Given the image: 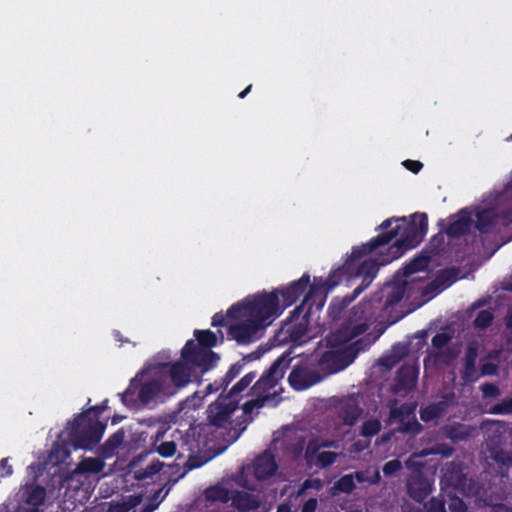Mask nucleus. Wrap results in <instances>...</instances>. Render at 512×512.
I'll return each instance as SVG.
<instances>
[{
  "label": "nucleus",
  "mask_w": 512,
  "mask_h": 512,
  "mask_svg": "<svg viewBox=\"0 0 512 512\" xmlns=\"http://www.w3.org/2000/svg\"><path fill=\"white\" fill-rule=\"evenodd\" d=\"M196 366L183 360L174 363H146L118 393L121 403L131 412L153 409L165 398L185 387Z\"/></svg>",
  "instance_id": "f257e3e1"
},
{
  "label": "nucleus",
  "mask_w": 512,
  "mask_h": 512,
  "mask_svg": "<svg viewBox=\"0 0 512 512\" xmlns=\"http://www.w3.org/2000/svg\"><path fill=\"white\" fill-rule=\"evenodd\" d=\"M291 358L288 353L278 357L266 370L250 389L252 399L247 400L242 405L244 415L251 416L258 414L263 407H276L282 400L280 394L276 391L270 392L275 388L278 382L283 378L285 371L289 368Z\"/></svg>",
  "instance_id": "f03ea898"
},
{
  "label": "nucleus",
  "mask_w": 512,
  "mask_h": 512,
  "mask_svg": "<svg viewBox=\"0 0 512 512\" xmlns=\"http://www.w3.org/2000/svg\"><path fill=\"white\" fill-rule=\"evenodd\" d=\"M379 229L381 230L379 234L397 232L388 243L396 239L388 250L392 252L390 259H398L407 250L415 248L423 241L428 231V216L426 213L417 212L411 216L409 222H406L405 218H389L380 224Z\"/></svg>",
  "instance_id": "7ed1b4c3"
},
{
  "label": "nucleus",
  "mask_w": 512,
  "mask_h": 512,
  "mask_svg": "<svg viewBox=\"0 0 512 512\" xmlns=\"http://www.w3.org/2000/svg\"><path fill=\"white\" fill-rule=\"evenodd\" d=\"M283 307L276 292L257 293L245 298L244 301L233 304L228 309V316L233 319L251 317L264 328L270 326L281 314Z\"/></svg>",
  "instance_id": "20e7f679"
},
{
  "label": "nucleus",
  "mask_w": 512,
  "mask_h": 512,
  "mask_svg": "<svg viewBox=\"0 0 512 512\" xmlns=\"http://www.w3.org/2000/svg\"><path fill=\"white\" fill-rule=\"evenodd\" d=\"M325 304V296L320 287L313 285L281 327L280 333L286 336L282 341L300 343L308 331L309 319L314 312L320 311Z\"/></svg>",
  "instance_id": "39448f33"
},
{
  "label": "nucleus",
  "mask_w": 512,
  "mask_h": 512,
  "mask_svg": "<svg viewBox=\"0 0 512 512\" xmlns=\"http://www.w3.org/2000/svg\"><path fill=\"white\" fill-rule=\"evenodd\" d=\"M194 340H188L181 350V358L198 367L202 373L215 367L220 359L219 355L211 350L217 345V336L209 329L195 330Z\"/></svg>",
  "instance_id": "423d86ee"
},
{
  "label": "nucleus",
  "mask_w": 512,
  "mask_h": 512,
  "mask_svg": "<svg viewBox=\"0 0 512 512\" xmlns=\"http://www.w3.org/2000/svg\"><path fill=\"white\" fill-rule=\"evenodd\" d=\"M382 333L383 329L378 332H370L342 349L325 351L319 359V365L328 367L331 372H337L347 367L360 352L374 344Z\"/></svg>",
  "instance_id": "0eeeda50"
},
{
  "label": "nucleus",
  "mask_w": 512,
  "mask_h": 512,
  "mask_svg": "<svg viewBox=\"0 0 512 512\" xmlns=\"http://www.w3.org/2000/svg\"><path fill=\"white\" fill-rule=\"evenodd\" d=\"M407 284L406 279L395 275L392 281L386 282L368 300L361 303L359 308L363 307L362 312L372 310L370 315H373L375 310L380 311V316L388 315L393 307L403 299Z\"/></svg>",
  "instance_id": "6e6552de"
},
{
  "label": "nucleus",
  "mask_w": 512,
  "mask_h": 512,
  "mask_svg": "<svg viewBox=\"0 0 512 512\" xmlns=\"http://www.w3.org/2000/svg\"><path fill=\"white\" fill-rule=\"evenodd\" d=\"M481 429L486 433L491 432L486 440V450L489 457L504 466H512V430L504 436L501 442V430L504 423L498 420H487L482 423Z\"/></svg>",
  "instance_id": "1a4fd4ad"
},
{
  "label": "nucleus",
  "mask_w": 512,
  "mask_h": 512,
  "mask_svg": "<svg viewBox=\"0 0 512 512\" xmlns=\"http://www.w3.org/2000/svg\"><path fill=\"white\" fill-rule=\"evenodd\" d=\"M397 234L396 231L378 234L377 236L370 239L367 243H363L361 246L353 247L350 256L345 261L341 268L331 272L325 282V285L331 289L337 286L342 276L346 273H352L354 270L355 262H358L362 257L376 251L377 249L388 245L390 240Z\"/></svg>",
  "instance_id": "9d476101"
},
{
  "label": "nucleus",
  "mask_w": 512,
  "mask_h": 512,
  "mask_svg": "<svg viewBox=\"0 0 512 512\" xmlns=\"http://www.w3.org/2000/svg\"><path fill=\"white\" fill-rule=\"evenodd\" d=\"M105 425L93 418H75L71 422L69 441L76 448L90 449L99 443Z\"/></svg>",
  "instance_id": "9b49d317"
},
{
  "label": "nucleus",
  "mask_w": 512,
  "mask_h": 512,
  "mask_svg": "<svg viewBox=\"0 0 512 512\" xmlns=\"http://www.w3.org/2000/svg\"><path fill=\"white\" fill-rule=\"evenodd\" d=\"M391 256L392 252H390L387 249V252L385 254H381L374 259L370 258L364 260L361 264L357 266L356 263L354 264L355 276L362 277V282L353 290L351 296L345 297L346 305L354 301L364 290L368 288V286L376 277L380 266L387 265L394 260L390 259Z\"/></svg>",
  "instance_id": "f8f14e48"
},
{
  "label": "nucleus",
  "mask_w": 512,
  "mask_h": 512,
  "mask_svg": "<svg viewBox=\"0 0 512 512\" xmlns=\"http://www.w3.org/2000/svg\"><path fill=\"white\" fill-rule=\"evenodd\" d=\"M245 319L236 324L230 325L227 335L230 339L235 340L238 344L245 345L259 340L264 333V328L251 317H240Z\"/></svg>",
  "instance_id": "ddd939ff"
},
{
  "label": "nucleus",
  "mask_w": 512,
  "mask_h": 512,
  "mask_svg": "<svg viewBox=\"0 0 512 512\" xmlns=\"http://www.w3.org/2000/svg\"><path fill=\"white\" fill-rule=\"evenodd\" d=\"M366 396L361 393L350 394L345 397H332L329 406L335 410L337 416H363Z\"/></svg>",
  "instance_id": "4468645a"
},
{
  "label": "nucleus",
  "mask_w": 512,
  "mask_h": 512,
  "mask_svg": "<svg viewBox=\"0 0 512 512\" xmlns=\"http://www.w3.org/2000/svg\"><path fill=\"white\" fill-rule=\"evenodd\" d=\"M309 274H303L298 280L291 282L289 285L276 288L272 292L277 293V297L281 296L280 305L283 307V311L293 305L300 296L304 294L307 288L311 287Z\"/></svg>",
  "instance_id": "2eb2a0df"
},
{
  "label": "nucleus",
  "mask_w": 512,
  "mask_h": 512,
  "mask_svg": "<svg viewBox=\"0 0 512 512\" xmlns=\"http://www.w3.org/2000/svg\"><path fill=\"white\" fill-rule=\"evenodd\" d=\"M248 387L246 380L241 378L236 384L232 386L226 395H220L215 401L218 408L216 413L211 416H230L236 411L239 404L238 396Z\"/></svg>",
  "instance_id": "dca6fc26"
},
{
  "label": "nucleus",
  "mask_w": 512,
  "mask_h": 512,
  "mask_svg": "<svg viewBox=\"0 0 512 512\" xmlns=\"http://www.w3.org/2000/svg\"><path fill=\"white\" fill-rule=\"evenodd\" d=\"M320 381L321 376L318 372L302 365L294 366L288 376L290 386L297 391L308 389Z\"/></svg>",
  "instance_id": "f3484780"
},
{
  "label": "nucleus",
  "mask_w": 512,
  "mask_h": 512,
  "mask_svg": "<svg viewBox=\"0 0 512 512\" xmlns=\"http://www.w3.org/2000/svg\"><path fill=\"white\" fill-rule=\"evenodd\" d=\"M266 502L262 492L235 491L232 493V506L239 512H252Z\"/></svg>",
  "instance_id": "a211bd4d"
},
{
  "label": "nucleus",
  "mask_w": 512,
  "mask_h": 512,
  "mask_svg": "<svg viewBox=\"0 0 512 512\" xmlns=\"http://www.w3.org/2000/svg\"><path fill=\"white\" fill-rule=\"evenodd\" d=\"M51 492L52 491H48L45 487L39 485L36 481H32L23 485L18 495L21 502L30 507L39 508L45 504L48 494Z\"/></svg>",
  "instance_id": "6ab92c4d"
},
{
  "label": "nucleus",
  "mask_w": 512,
  "mask_h": 512,
  "mask_svg": "<svg viewBox=\"0 0 512 512\" xmlns=\"http://www.w3.org/2000/svg\"><path fill=\"white\" fill-rule=\"evenodd\" d=\"M147 456L148 453L140 454L130 462L129 467L133 471V477L135 480L142 481L149 479L163 469L164 463L159 460H153L146 466H141L140 463Z\"/></svg>",
  "instance_id": "aec40b11"
},
{
  "label": "nucleus",
  "mask_w": 512,
  "mask_h": 512,
  "mask_svg": "<svg viewBox=\"0 0 512 512\" xmlns=\"http://www.w3.org/2000/svg\"><path fill=\"white\" fill-rule=\"evenodd\" d=\"M471 224V212L463 208L456 215L450 217L449 225L444 226V231L450 238L460 237L469 231Z\"/></svg>",
  "instance_id": "412c9836"
},
{
  "label": "nucleus",
  "mask_w": 512,
  "mask_h": 512,
  "mask_svg": "<svg viewBox=\"0 0 512 512\" xmlns=\"http://www.w3.org/2000/svg\"><path fill=\"white\" fill-rule=\"evenodd\" d=\"M407 487L410 497L418 502L424 500L432 491L430 480L422 474L411 476L408 479Z\"/></svg>",
  "instance_id": "4be33fe9"
},
{
  "label": "nucleus",
  "mask_w": 512,
  "mask_h": 512,
  "mask_svg": "<svg viewBox=\"0 0 512 512\" xmlns=\"http://www.w3.org/2000/svg\"><path fill=\"white\" fill-rule=\"evenodd\" d=\"M277 468L274 456L267 451L259 455L253 463L254 475L258 480H264L273 476Z\"/></svg>",
  "instance_id": "5701e85b"
},
{
  "label": "nucleus",
  "mask_w": 512,
  "mask_h": 512,
  "mask_svg": "<svg viewBox=\"0 0 512 512\" xmlns=\"http://www.w3.org/2000/svg\"><path fill=\"white\" fill-rule=\"evenodd\" d=\"M419 375V369L414 365L401 366L396 375L395 387L400 390H413L416 387Z\"/></svg>",
  "instance_id": "b1692460"
},
{
  "label": "nucleus",
  "mask_w": 512,
  "mask_h": 512,
  "mask_svg": "<svg viewBox=\"0 0 512 512\" xmlns=\"http://www.w3.org/2000/svg\"><path fill=\"white\" fill-rule=\"evenodd\" d=\"M478 357L477 348L469 346L465 352L464 367L461 372V378L465 383L476 382L480 375L476 369V360Z\"/></svg>",
  "instance_id": "393cba45"
},
{
  "label": "nucleus",
  "mask_w": 512,
  "mask_h": 512,
  "mask_svg": "<svg viewBox=\"0 0 512 512\" xmlns=\"http://www.w3.org/2000/svg\"><path fill=\"white\" fill-rule=\"evenodd\" d=\"M142 502L141 495H129L122 498L120 501H112L106 505L103 504L97 508L96 512H129Z\"/></svg>",
  "instance_id": "a878e982"
},
{
  "label": "nucleus",
  "mask_w": 512,
  "mask_h": 512,
  "mask_svg": "<svg viewBox=\"0 0 512 512\" xmlns=\"http://www.w3.org/2000/svg\"><path fill=\"white\" fill-rule=\"evenodd\" d=\"M318 450L319 447H314L312 443H309L306 450V456L309 462L316 463L321 468H326L332 465L336 461L337 457L341 455L330 451L318 452Z\"/></svg>",
  "instance_id": "bb28decb"
},
{
  "label": "nucleus",
  "mask_w": 512,
  "mask_h": 512,
  "mask_svg": "<svg viewBox=\"0 0 512 512\" xmlns=\"http://www.w3.org/2000/svg\"><path fill=\"white\" fill-rule=\"evenodd\" d=\"M70 455V450L64 442H57L51 448L49 454L43 462V468L47 466H56L64 462Z\"/></svg>",
  "instance_id": "cd10ccee"
},
{
  "label": "nucleus",
  "mask_w": 512,
  "mask_h": 512,
  "mask_svg": "<svg viewBox=\"0 0 512 512\" xmlns=\"http://www.w3.org/2000/svg\"><path fill=\"white\" fill-rule=\"evenodd\" d=\"M204 498L207 502H221L227 503L232 501V494L229 489L223 486L222 483L207 487L203 492Z\"/></svg>",
  "instance_id": "c85d7f7f"
},
{
  "label": "nucleus",
  "mask_w": 512,
  "mask_h": 512,
  "mask_svg": "<svg viewBox=\"0 0 512 512\" xmlns=\"http://www.w3.org/2000/svg\"><path fill=\"white\" fill-rule=\"evenodd\" d=\"M104 467L105 463L101 458H84L72 471L71 476L73 477L78 474H97L100 473Z\"/></svg>",
  "instance_id": "c756f323"
},
{
  "label": "nucleus",
  "mask_w": 512,
  "mask_h": 512,
  "mask_svg": "<svg viewBox=\"0 0 512 512\" xmlns=\"http://www.w3.org/2000/svg\"><path fill=\"white\" fill-rule=\"evenodd\" d=\"M497 214L494 210L484 209L476 213L475 228L480 233H489L495 226Z\"/></svg>",
  "instance_id": "7c9ffc66"
},
{
  "label": "nucleus",
  "mask_w": 512,
  "mask_h": 512,
  "mask_svg": "<svg viewBox=\"0 0 512 512\" xmlns=\"http://www.w3.org/2000/svg\"><path fill=\"white\" fill-rule=\"evenodd\" d=\"M124 431L119 430L108 438L101 446V455L103 458H110L117 453L118 449L124 448Z\"/></svg>",
  "instance_id": "2f4dec72"
},
{
  "label": "nucleus",
  "mask_w": 512,
  "mask_h": 512,
  "mask_svg": "<svg viewBox=\"0 0 512 512\" xmlns=\"http://www.w3.org/2000/svg\"><path fill=\"white\" fill-rule=\"evenodd\" d=\"M390 425L395 426L393 430L405 434H417L421 431V425L416 421V418H389Z\"/></svg>",
  "instance_id": "473e14b6"
},
{
  "label": "nucleus",
  "mask_w": 512,
  "mask_h": 512,
  "mask_svg": "<svg viewBox=\"0 0 512 512\" xmlns=\"http://www.w3.org/2000/svg\"><path fill=\"white\" fill-rule=\"evenodd\" d=\"M430 263V257L420 255L414 257L408 263H406L402 268V278H408L417 272H422L427 270Z\"/></svg>",
  "instance_id": "72a5a7b5"
},
{
  "label": "nucleus",
  "mask_w": 512,
  "mask_h": 512,
  "mask_svg": "<svg viewBox=\"0 0 512 512\" xmlns=\"http://www.w3.org/2000/svg\"><path fill=\"white\" fill-rule=\"evenodd\" d=\"M398 402L396 399L391 401L390 412L388 416H415L417 403L415 401H408L397 406Z\"/></svg>",
  "instance_id": "f704fd0d"
},
{
  "label": "nucleus",
  "mask_w": 512,
  "mask_h": 512,
  "mask_svg": "<svg viewBox=\"0 0 512 512\" xmlns=\"http://www.w3.org/2000/svg\"><path fill=\"white\" fill-rule=\"evenodd\" d=\"M454 398L453 394L444 396V399L437 402L432 403L421 410L420 416H441L442 413L445 412L449 405V401Z\"/></svg>",
  "instance_id": "c9c22d12"
},
{
  "label": "nucleus",
  "mask_w": 512,
  "mask_h": 512,
  "mask_svg": "<svg viewBox=\"0 0 512 512\" xmlns=\"http://www.w3.org/2000/svg\"><path fill=\"white\" fill-rule=\"evenodd\" d=\"M355 488L354 475L346 474L342 476L331 488L332 495L338 493H351Z\"/></svg>",
  "instance_id": "e433bc0d"
},
{
  "label": "nucleus",
  "mask_w": 512,
  "mask_h": 512,
  "mask_svg": "<svg viewBox=\"0 0 512 512\" xmlns=\"http://www.w3.org/2000/svg\"><path fill=\"white\" fill-rule=\"evenodd\" d=\"M437 225L439 226L440 230L432 237L429 243L430 251L435 255H439L441 252H443L445 245L444 219H439Z\"/></svg>",
  "instance_id": "4c0bfd02"
},
{
  "label": "nucleus",
  "mask_w": 512,
  "mask_h": 512,
  "mask_svg": "<svg viewBox=\"0 0 512 512\" xmlns=\"http://www.w3.org/2000/svg\"><path fill=\"white\" fill-rule=\"evenodd\" d=\"M354 479H356L359 483H368V484H377L381 480L380 472L377 468L371 470L368 468L363 471H357L354 474Z\"/></svg>",
  "instance_id": "58836bf2"
},
{
  "label": "nucleus",
  "mask_w": 512,
  "mask_h": 512,
  "mask_svg": "<svg viewBox=\"0 0 512 512\" xmlns=\"http://www.w3.org/2000/svg\"><path fill=\"white\" fill-rule=\"evenodd\" d=\"M443 479L448 485H458L460 480L459 466L454 462L447 463L443 468Z\"/></svg>",
  "instance_id": "ea45409f"
},
{
  "label": "nucleus",
  "mask_w": 512,
  "mask_h": 512,
  "mask_svg": "<svg viewBox=\"0 0 512 512\" xmlns=\"http://www.w3.org/2000/svg\"><path fill=\"white\" fill-rule=\"evenodd\" d=\"M472 430L464 425L457 424L445 428V435L453 440H461L467 438Z\"/></svg>",
  "instance_id": "a19ab883"
},
{
  "label": "nucleus",
  "mask_w": 512,
  "mask_h": 512,
  "mask_svg": "<svg viewBox=\"0 0 512 512\" xmlns=\"http://www.w3.org/2000/svg\"><path fill=\"white\" fill-rule=\"evenodd\" d=\"M369 329V324L367 322H360L353 325H350L344 329V334L346 336L345 341H351L361 335L367 334L366 332Z\"/></svg>",
  "instance_id": "79ce46f5"
},
{
  "label": "nucleus",
  "mask_w": 512,
  "mask_h": 512,
  "mask_svg": "<svg viewBox=\"0 0 512 512\" xmlns=\"http://www.w3.org/2000/svg\"><path fill=\"white\" fill-rule=\"evenodd\" d=\"M494 314L491 310H481L473 321L475 328L484 330L487 329L493 322Z\"/></svg>",
  "instance_id": "37998d69"
},
{
  "label": "nucleus",
  "mask_w": 512,
  "mask_h": 512,
  "mask_svg": "<svg viewBox=\"0 0 512 512\" xmlns=\"http://www.w3.org/2000/svg\"><path fill=\"white\" fill-rule=\"evenodd\" d=\"M108 408V399L103 400L101 403L88 406L81 412L74 414L73 416H101Z\"/></svg>",
  "instance_id": "c03bdc74"
},
{
  "label": "nucleus",
  "mask_w": 512,
  "mask_h": 512,
  "mask_svg": "<svg viewBox=\"0 0 512 512\" xmlns=\"http://www.w3.org/2000/svg\"><path fill=\"white\" fill-rule=\"evenodd\" d=\"M243 363L240 361L231 365L225 376L221 379L220 387H227L242 371Z\"/></svg>",
  "instance_id": "a18cd8bd"
},
{
  "label": "nucleus",
  "mask_w": 512,
  "mask_h": 512,
  "mask_svg": "<svg viewBox=\"0 0 512 512\" xmlns=\"http://www.w3.org/2000/svg\"><path fill=\"white\" fill-rule=\"evenodd\" d=\"M491 414H511L512 413V397L503 399L500 403L493 405L489 409Z\"/></svg>",
  "instance_id": "49530a36"
},
{
  "label": "nucleus",
  "mask_w": 512,
  "mask_h": 512,
  "mask_svg": "<svg viewBox=\"0 0 512 512\" xmlns=\"http://www.w3.org/2000/svg\"><path fill=\"white\" fill-rule=\"evenodd\" d=\"M452 340V336L449 333L441 332L437 333L432 338V346L436 349H442Z\"/></svg>",
  "instance_id": "de8ad7c7"
},
{
  "label": "nucleus",
  "mask_w": 512,
  "mask_h": 512,
  "mask_svg": "<svg viewBox=\"0 0 512 512\" xmlns=\"http://www.w3.org/2000/svg\"><path fill=\"white\" fill-rule=\"evenodd\" d=\"M380 430V423L377 419H370L366 421L362 428V434L365 436H373Z\"/></svg>",
  "instance_id": "09e8293b"
},
{
  "label": "nucleus",
  "mask_w": 512,
  "mask_h": 512,
  "mask_svg": "<svg viewBox=\"0 0 512 512\" xmlns=\"http://www.w3.org/2000/svg\"><path fill=\"white\" fill-rule=\"evenodd\" d=\"M448 508L450 512H467V506L463 500L456 496L450 497Z\"/></svg>",
  "instance_id": "8fccbe9b"
},
{
  "label": "nucleus",
  "mask_w": 512,
  "mask_h": 512,
  "mask_svg": "<svg viewBox=\"0 0 512 512\" xmlns=\"http://www.w3.org/2000/svg\"><path fill=\"white\" fill-rule=\"evenodd\" d=\"M156 450L160 455L169 457L176 452V444L172 441L163 442L156 448Z\"/></svg>",
  "instance_id": "3c124183"
},
{
  "label": "nucleus",
  "mask_w": 512,
  "mask_h": 512,
  "mask_svg": "<svg viewBox=\"0 0 512 512\" xmlns=\"http://www.w3.org/2000/svg\"><path fill=\"white\" fill-rule=\"evenodd\" d=\"M402 469L401 461L394 459L390 460L383 466V473L386 476H391Z\"/></svg>",
  "instance_id": "603ef678"
},
{
  "label": "nucleus",
  "mask_w": 512,
  "mask_h": 512,
  "mask_svg": "<svg viewBox=\"0 0 512 512\" xmlns=\"http://www.w3.org/2000/svg\"><path fill=\"white\" fill-rule=\"evenodd\" d=\"M484 397L495 398L500 395V389L493 383H485L481 386Z\"/></svg>",
  "instance_id": "864d4df0"
},
{
  "label": "nucleus",
  "mask_w": 512,
  "mask_h": 512,
  "mask_svg": "<svg viewBox=\"0 0 512 512\" xmlns=\"http://www.w3.org/2000/svg\"><path fill=\"white\" fill-rule=\"evenodd\" d=\"M426 512H446L444 502L437 498H432L426 505Z\"/></svg>",
  "instance_id": "5fc2aeb1"
},
{
  "label": "nucleus",
  "mask_w": 512,
  "mask_h": 512,
  "mask_svg": "<svg viewBox=\"0 0 512 512\" xmlns=\"http://www.w3.org/2000/svg\"><path fill=\"white\" fill-rule=\"evenodd\" d=\"M498 373V365L493 362L483 363L480 367V376H494Z\"/></svg>",
  "instance_id": "6e6d98bb"
},
{
  "label": "nucleus",
  "mask_w": 512,
  "mask_h": 512,
  "mask_svg": "<svg viewBox=\"0 0 512 512\" xmlns=\"http://www.w3.org/2000/svg\"><path fill=\"white\" fill-rule=\"evenodd\" d=\"M227 319L234 320L233 318L228 316V312L226 314L218 312L212 317L211 325L213 327L225 326L227 324Z\"/></svg>",
  "instance_id": "4d7b16f0"
},
{
  "label": "nucleus",
  "mask_w": 512,
  "mask_h": 512,
  "mask_svg": "<svg viewBox=\"0 0 512 512\" xmlns=\"http://www.w3.org/2000/svg\"><path fill=\"white\" fill-rule=\"evenodd\" d=\"M403 165L407 170H409L415 174L418 173L423 167V164L420 161L411 160V159L405 160L403 162Z\"/></svg>",
  "instance_id": "13d9d810"
},
{
  "label": "nucleus",
  "mask_w": 512,
  "mask_h": 512,
  "mask_svg": "<svg viewBox=\"0 0 512 512\" xmlns=\"http://www.w3.org/2000/svg\"><path fill=\"white\" fill-rule=\"evenodd\" d=\"M417 457H414V453L405 461V466L408 469L419 471L424 464L416 460Z\"/></svg>",
  "instance_id": "bf43d9fd"
},
{
  "label": "nucleus",
  "mask_w": 512,
  "mask_h": 512,
  "mask_svg": "<svg viewBox=\"0 0 512 512\" xmlns=\"http://www.w3.org/2000/svg\"><path fill=\"white\" fill-rule=\"evenodd\" d=\"M317 507L318 500L316 498H310L303 503L301 512H315Z\"/></svg>",
  "instance_id": "052dcab7"
},
{
  "label": "nucleus",
  "mask_w": 512,
  "mask_h": 512,
  "mask_svg": "<svg viewBox=\"0 0 512 512\" xmlns=\"http://www.w3.org/2000/svg\"><path fill=\"white\" fill-rule=\"evenodd\" d=\"M433 452H434V454H441L443 456H449L452 454L453 448H451L445 444H442V445H438L435 448H433Z\"/></svg>",
  "instance_id": "680f3d73"
},
{
  "label": "nucleus",
  "mask_w": 512,
  "mask_h": 512,
  "mask_svg": "<svg viewBox=\"0 0 512 512\" xmlns=\"http://www.w3.org/2000/svg\"><path fill=\"white\" fill-rule=\"evenodd\" d=\"M452 277V273L448 270H443L441 271L437 276H436V279L435 281L438 283V284H444L446 281L450 280V278Z\"/></svg>",
  "instance_id": "e2e57ef3"
},
{
  "label": "nucleus",
  "mask_w": 512,
  "mask_h": 512,
  "mask_svg": "<svg viewBox=\"0 0 512 512\" xmlns=\"http://www.w3.org/2000/svg\"><path fill=\"white\" fill-rule=\"evenodd\" d=\"M262 356V353L259 352V351H254V352H251L247 355H245L241 360L240 362L243 363V366L247 363V362H251V361H254V360H257L259 359L260 357Z\"/></svg>",
  "instance_id": "0e129e2a"
},
{
  "label": "nucleus",
  "mask_w": 512,
  "mask_h": 512,
  "mask_svg": "<svg viewBox=\"0 0 512 512\" xmlns=\"http://www.w3.org/2000/svg\"><path fill=\"white\" fill-rule=\"evenodd\" d=\"M304 489L315 488L319 490L322 487V483L319 479H308L304 481Z\"/></svg>",
  "instance_id": "69168bd1"
},
{
  "label": "nucleus",
  "mask_w": 512,
  "mask_h": 512,
  "mask_svg": "<svg viewBox=\"0 0 512 512\" xmlns=\"http://www.w3.org/2000/svg\"><path fill=\"white\" fill-rule=\"evenodd\" d=\"M229 418H222V417H219V418H212L211 419V424L214 425V426H217V427H224L226 425V422Z\"/></svg>",
  "instance_id": "338daca9"
},
{
  "label": "nucleus",
  "mask_w": 512,
  "mask_h": 512,
  "mask_svg": "<svg viewBox=\"0 0 512 512\" xmlns=\"http://www.w3.org/2000/svg\"><path fill=\"white\" fill-rule=\"evenodd\" d=\"M257 373L255 371L249 372L246 375H244L242 378L243 380H246V383L248 386L252 383V381L256 378Z\"/></svg>",
  "instance_id": "774afa93"
}]
</instances>
